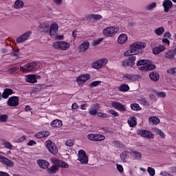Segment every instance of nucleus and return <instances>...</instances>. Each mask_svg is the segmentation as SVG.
Listing matches in <instances>:
<instances>
[{"label": "nucleus", "instance_id": "obj_1", "mask_svg": "<svg viewBox=\"0 0 176 176\" xmlns=\"http://www.w3.org/2000/svg\"><path fill=\"white\" fill-rule=\"evenodd\" d=\"M119 32V29L113 26H109L103 30V35L107 37L113 38Z\"/></svg>", "mask_w": 176, "mask_h": 176}, {"label": "nucleus", "instance_id": "obj_2", "mask_svg": "<svg viewBox=\"0 0 176 176\" xmlns=\"http://www.w3.org/2000/svg\"><path fill=\"white\" fill-rule=\"evenodd\" d=\"M36 65H38V64L36 62H32L23 66H21L20 71H21V72H32V71H36Z\"/></svg>", "mask_w": 176, "mask_h": 176}, {"label": "nucleus", "instance_id": "obj_3", "mask_svg": "<svg viewBox=\"0 0 176 176\" xmlns=\"http://www.w3.org/2000/svg\"><path fill=\"white\" fill-rule=\"evenodd\" d=\"M53 47L58 50H67L69 47V43L65 41H56L53 43Z\"/></svg>", "mask_w": 176, "mask_h": 176}, {"label": "nucleus", "instance_id": "obj_4", "mask_svg": "<svg viewBox=\"0 0 176 176\" xmlns=\"http://www.w3.org/2000/svg\"><path fill=\"white\" fill-rule=\"evenodd\" d=\"M138 135H141L143 138H146L147 140H153L155 138V135L152 132L146 129H140L138 131Z\"/></svg>", "mask_w": 176, "mask_h": 176}, {"label": "nucleus", "instance_id": "obj_5", "mask_svg": "<svg viewBox=\"0 0 176 176\" xmlns=\"http://www.w3.org/2000/svg\"><path fill=\"white\" fill-rule=\"evenodd\" d=\"M45 146L50 153H52V155H57L58 150H57V146H56V144H54V142L52 140H47L45 142Z\"/></svg>", "mask_w": 176, "mask_h": 176}, {"label": "nucleus", "instance_id": "obj_6", "mask_svg": "<svg viewBox=\"0 0 176 176\" xmlns=\"http://www.w3.org/2000/svg\"><path fill=\"white\" fill-rule=\"evenodd\" d=\"M78 160L81 164H87L89 163V157H87V155H86V151H85V150H80L78 151Z\"/></svg>", "mask_w": 176, "mask_h": 176}, {"label": "nucleus", "instance_id": "obj_7", "mask_svg": "<svg viewBox=\"0 0 176 176\" xmlns=\"http://www.w3.org/2000/svg\"><path fill=\"white\" fill-rule=\"evenodd\" d=\"M145 47H146V43L141 41L133 43L131 45V52H137V50H140L141 49H145Z\"/></svg>", "mask_w": 176, "mask_h": 176}, {"label": "nucleus", "instance_id": "obj_8", "mask_svg": "<svg viewBox=\"0 0 176 176\" xmlns=\"http://www.w3.org/2000/svg\"><path fill=\"white\" fill-rule=\"evenodd\" d=\"M90 78H91L90 74H81L76 78V80L78 85L80 86L82 85H85V83H86V82H87V80L90 79Z\"/></svg>", "mask_w": 176, "mask_h": 176}, {"label": "nucleus", "instance_id": "obj_9", "mask_svg": "<svg viewBox=\"0 0 176 176\" xmlns=\"http://www.w3.org/2000/svg\"><path fill=\"white\" fill-rule=\"evenodd\" d=\"M20 99L18 96H11L8 98L7 101V105L8 107H18L20 104Z\"/></svg>", "mask_w": 176, "mask_h": 176}, {"label": "nucleus", "instance_id": "obj_10", "mask_svg": "<svg viewBox=\"0 0 176 176\" xmlns=\"http://www.w3.org/2000/svg\"><path fill=\"white\" fill-rule=\"evenodd\" d=\"M32 32L30 31L26 32L23 34L21 35L16 39V43H23L25 41H28L30 39V36L32 35Z\"/></svg>", "mask_w": 176, "mask_h": 176}, {"label": "nucleus", "instance_id": "obj_11", "mask_svg": "<svg viewBox=\"0 0 176 176\" xmlns=\"http://www.w3.org/2000/svg\"><path fill=\"white\" fill-rule=\"evenodd\" d=\"M113 108L119 111L120 112H126L127 109L126 108V105L119 102H113L111 104Z\"/></svg>", "mask_w": 176, "mask_h": 176}, {"label": "nucleus", "instance_id": "obj_12", "mask_svg": "<svg viewBox=\"0 0 176 176\" xmlns=\"http://www.w3.org/2000/svg\"><path fill=\"white\" fill-rule=\"evenodd\" d=\"M36 163L40 168L47 170L50 166V163L45 160H37Z\"/></svg>", "mask_w": 176, "mask_h": 176}, {"label": "nucleus", "instance_id": "obj_13", "mask_svg": "<svg viewBox=\"0 0 176 176\" xmlns=\"http://www.w3.org/2000/svg\"><path fill=\"white\" fill-rule=\"evenodd\" d=\"M39 78H41V76L29 74L26 76V82H28V83H36Z\"/></svg>", "mask_w": 176, "mask_h": 176}, {"label": "nucleus", "instance_id": "obj_14", "mask_svg": "<svg viewBox=\"0 0 176 176\" xmlns=\"http://www.w3.org/2000/svg\"><path fill=\"white\" fill-rule=\"evenodd\" d=\"M162 6L164 7V12L165 13H168L170 9L173 8V1H171V0H164Z\"/></svg>", "mask_w": 176, "mask_h": 176}, {"label": "nucleus", "instance_id": "obj_15", "mask_svg": "<svg viewBox=\"0 0 176 176\" xmlns=\"http://www.w3.org/2000/svg\"><path fill=\"white\" fill-rule=\"evenodd\" d=\"M0 162L6 164V166H8V167H13V166H14L13 161L2 155H0Z\"/></svg>", "mask_w": 176, "mask_h": 176}, {"label": "nucleus", "instance_id": "obj_16", "mask_svg": "<svg viewBox=\"0 0 176 176\" xmlns=\"http://www.w3.org/2000/svg\"><path fill=\"white\" fill-rule=\"evenodd\" d=\"M156 69V65L151 64V61L148 60V63L146 65L141 66L139 67L140 71H153Z\"/></svg>", "mask_w": 176, "mask_h": 176}, {"label": "nucleus", "instance_id": "obj_17", "mask_svg": "<svg viewBox=\"0 0 176 176\" xmlns=\"http://www.w3.org/2000/svg\"><path fill=\"white\" fill-rule=\"evenodd\" d=\"M166 50V46L163 45H160L158 47H155L153 48V54H160V53Z\"/></svg>", "mask_w": 176, "mask_h": 176}, {"label": "nucleus", "instance_id": "obj_18", "mask_svg": "<svg viewBox=\"0 0 176 176\" xmlns=\"http://www.w3.org/2000/svg\"><path fill=\"white\" fill-rule=\"evenodd\" d=\"M49 135H50L49 131H43L34 134L36 138H45L46 137H49Z\"/></svg>", "mask_w": 176, "mask_h": 176}, {"label": "nucleus", "instance_id": "obj_19", "mask_svg": "<svg viewBox=\"0 0 176 176\" xmlns=\"http://www.w3.org/2000/svg\"><path fill=\"white\" fill-rule=\"evenodd\" d=\"M12 94H14V91H13V89L10 88H6L3 90V92L1 95L2 98H9V96H12Z\"/></svg>", "mask_w": 176, "mask_h": 176}, {"label": "nucleus", "instance_id": "obj_20", "mask_svg": "<svg viewBox=\"0 0 176 176\" xmlns=\"http://www.w3.org/2000/svg\"><path fill=\"white\" fill-rule=\"evenodd\" d=\"M58 31V25L57 23H52L50 28V34L51 36H54Z\"/></svg>", "mask_w": 176, "mask_h": 176}, {"label": "nucleus", "instance_id": "obj_21", "mask_svg": "<svg viewBox=\"0 0 176 176\" xmlns=\"http://www.w3.org/2000/svg\"><path fill=\"white\" fill-rule=\"evenodd\" d=\"M89 113L91 116L98 115V104H94L93 107L89 109Z\"/></svg>", "mask_w": 176, "mask_h": 176}, {"label": "nucleus", "instance_id": "obj_22", "mask_svg": "<svg viewBox=\"0 0 176 176\" xmlns=\"http://www.w3.org/2000/svg\"><path fill=\"white\" fill-rule=\"evenodd\" d=\"M58 168H60L58 164H54L51 167L47 169V172L48 173V174H56V173L58 171Z\"/></svg>", "mask_w": 176, "mask_h": 176}, {"label": "nucleus", "instance_id": "obj_23", "mask_svg": "<svg viewBox=\"0 0 176 176\" xmlns=\"http://www.w3.org/2000/svg\"><path fill=\"white\" fill-rule=\"evenodd\" d=\"M149 78L151 80H153V82H157L160 78V76L157 72H151L149 74Z\"/></svg>", "mask_w": 176, "mask_h": 176}, {"label": "nucleus", "instance_id": "obj_24", "mask_svg": "<svg viewBox=\"0 0 176 176\" xmlns=\"http://www.w3.org/2000/svg\"><path fill=\"white\" fill-rule=\"evenodd\" d=\"M129 127H135L137 126V118L135 116L130 117L127 120Z\"/></svg>", "mask_w": 176, "mask_h": 176}, {"label": "nucleus", "instance_id": "obj_25", "mask_svg": "<svg viewBox=\"0 0 176 176\" xmlns=\"http://www.w3.org/2000/svg\"><path fill=\"white\" fill-rule=\"evenodd\" d=\"M54 164H58V167H62V168H68L69 166L66 162H64L61 160L56 159L54 162Z\"/></svg>", "mask_w": 176, "mask_h": 176}, {"label": "nucleus", "instance_id": "obj_26", "mask_svg": "<svg viewBox=\"0 0 176 176\" xmlns=\"http://www.w3.org/2000/svg\"><path fill=\"white\" fill-rule=\"evenodd\" d=\"M123 78H125L126 80H132V82H134L137 79V74H125L123 75Z\"/></svg>", "mask_w": 176, "mask_h": 176}, {"label": "nucleus", "instance_id": "obj_27", "mask_svg": "<svg viewBox=\"0 0 176 176\" xmlns=\"http://www.w3.org/2000/svg\"><path fill=\"white\" fill-rule=\"evenodd\" d=\"M174 57H175V52L174 50H168L165 52V58L174 60Z\"/></svg>", "mask_w": 176, "mask_h": 176}, {"label": "nucleus", "instance_id": "obj_28", "mask_svg": "<svg viewBox=\"0 0 176 176\" xmlns=\"http://www.w3.org/2000/svg\"><path fill=\"white\" fill-rule=\"evenodd\" d=\"M118 42L120 45H123V43H126L127 42V35L125 34H120L118 38Z\"/></svg>", "mask_w": 176, "mask_h": 176}, {"label": "nucleus", "instance_id": "obj_29", "mask_svg": "<svg viewBox=\"0 0 176 176\" xmlns=\"http://www.w3.org/2000/svg\"><path fill=\"white\" fill-rule=\"evenodd\" d=\"M90 46V43L88 41L83 42L80 46H79V52H86L87 49H89V47Z\"/></svg>", "mask_w": 176, "mask_h": 176}, {"label": "nucleus", "instance_id": "obj_30", "mask_svg": "<svg viewBox=\"0 0 176 176\" xmlns=\"http://www.w3.org/2000/svg\"><path fill=\"white\" fill-rule=\"evenodd\" d=\"M52 127H56V128H60L61 126H63V121L60 120H54L52 122L50 123Z\"/></svg>", "mask_w": 176, "mask_h": 176}, {"label": "nucleus", "instance_id": "obj_31", "mask_svg": "<svg viewBox=\"0 0 176 176\" xmlns=\"http://www.w3.org/2000/svg\"><path fill=\"white\" fill-rule=\"evenodd\" d=\"M131 155L133 157V160H140V159H142V154L139 151H133Z\"/></svg>", "mask_w": 176, "mask_h": 176}, {"label": "nucleus", "instance_id": "obj_32", "mask_svg": "<svg viewBox=\"0 0 176 176\" xmlns=\"http://www.w3.org/2000/svg\"><path fill=\"white\" fill-rule=\"evenodd\" d=\"M119 91H122L123 93H126V91H129L130 90V87L127 84H122L119 88Z\"/></svg>", "mask_w": 176, "mask_h": 176}, {"label": "nucleus", "instance_id": "obj_33", "mask_svg": "<svg viewBox=\"0 0 176 176\" xmlns=\"http://www.w3.org/2000/svg\"><path fill=\"white\" fill-rule=\"evenodd\" d=\"M148 120L151 124H159L160 123V119L157 117H150Z\"/></svg>", "mask_w": 176, "mask_h": 176}, {"label": "nucleus", "instance_id": "obj_34", "mask_svg": "<svg viewBox=\"0 0 176 176\" xmlns=\"http://www.w3.org/2000/svg\"><path fill=\"white\" fill-rule=\"evenodd\" d=\"M154 32H155V35H157V36H162V35H163V34H164V28L160 27V28L155 29Z\"/></svg>", "mask_w": 176, "mask_h": 176}, {"label": "nucleus", "instance_id": "obj_35", "mask_svg": "<svg viewBox=\"0 0 176 176\" xmlns=\"http://www.w3.org/2000/svg\"><path fill=\"white\" fill-rule=\"evenodd\" d=\"M146 64H149V60L141 59L138 61L136 65L137 67H141V65H143L142 67H144L146 65Z\"/></svg>", "mask_w": 176, "mask_h": 176}, {"label": "nucleus", "instance_id": "obj_36", "mask_svg": "<svg viewBox=\"0 0 176 176\" xmlns=\"http://www.w3.org/2000/svg\"><path fill=\"white\" fill-rule=\"evenodd\" d=\"M135 60H137V57H135V56L131 55V56H129V64H131V68H133L135 65Z\"/></svg>", "mask_w": 176, "mask_h": 176}, {"label": "nucleus", "instance_id": "obj_37", "mask_svg": "<svg viewBox=\"0 0 176 176\" xmlns=\"http://www.w3.org/2000/svg\"><path fill=\"white\" fill-rule=\"evenodd\" d=\"M19 69L20 67L19 66H12L8 69V73L12 74L14 72H16V71H19Z\"/></svg>", "mask_w": 176, "mask_h": 176}, {"label": "nucleus", "instance_id": "obj_38", "mask_svg": "<svg viewBox=\"0 0 176 176\" xmlns=\"http://www.w3.org/2000/svg\"><path fill=\"white\" fill-rule=\"evenodd\" d=\"M104 140H105V135L102 134H96L95 138L96 142H101V141H104Z\"/></svg>", "mask_w": 176, "mask_h": 176}, {"label": "nucleus", "instance_id": "obj_39", "mask_svg": "<svg viewBox=\"0 0 176 176\" xmlns=\"http://www.w3.org/2000/svg\"><path fill=\"white\" fill-rule=\"evenodd\" d=\"M23 3L22 1L21 0H17L15 1L14 3V8L16 9H20L21 8H23Z\"/></svg>", "mask_w": 176, "mask_h": 176}, {"label": "nucleus", "instance_id": "obj_40", "mask_svg": "<svg viewBox=\"0 0 176 176\" xmlns=\"http://www.w3.org/2000/svg\"><path fill=\"white\" fill-rule=\"evenodd\" d=\"M131 108L133 111H141V107L137 103H133L131 104Z\"/></svg>", "mask_w": 176, "mask_h": 176}, {"label": "nucleus", "instance_id": "obj_41", "mask_svg": "<svg viewBox=\"0 0 176 176\" xmlns=\"http://www.w3.org/2000/svg\"><path fill=\"white\" fill-rule=\"evenodd\" d=\"M120 159L122 160H126L129 157V151H125L120 154Z\"/></svg>", "mask_w": 176, "mask_h": 176}, {"label": "nucleus", "instance_id": "obj_42", "mask_svg": "<svg viewBox=\"0 0 176 176\" xmlns=\"http://www.w3.org/2000/svg\"><path fill=\"white\" fill-rule=\"evenodd\" d=\"M8 119H9V116L6 114L0 115V122L2 123H5L8 122Z\"/></svg>", "mask_w": 176, "mask_h": 176}, {"label": "nucleus", "instance_id": "obj_43", "mask_svg": "<svg viewBox=\"0 0 176 176\" xmlns=\"http://www.w3.org/2000/svg\"><path fill=\"white\" fill-rule=\"evenodd\" d=\"M153 131H154V133H155V134H157L158 135H160V137H165L166 136V135L164 134V132H163V131H162V129H154Z\"/></svg>", "mask_w": 176, "mask_h": 176}, {"label": "nucleus", "instance_id": "obj_44", "mask_svg": "<svg viewBox=\"0 0 176 176\" xmlns=\"http://www.w3.org/2000/svg\"><path fill=\"white\" fill-rule=\"evenodd\" d=\"M91 19H94L96 21H98V20H101L102 19V16L100 14H92L90 16Z\"/></svg>", "mask_w": 176, "mask_h": 176}, {"label": "nucleus", "instance_id": "obj_45", "mask_svg": "<svg viewBox=\"0 0 176 176\" xmlns=\"http://www.w3.org/2000/svg\"><path fill=\"white\" fill-rule=\"evenodd\" d=\"M99 61V64H100V67H105V65H107V63H108V59L107 58H101L100 60H98Z\"/></svg>", "mask_w": 176, "mask_h": 176}, {"label": "nucleus", "instance_id": "obj_46", "mask_svg": "<svg viewBox=\"0 0 176 176\" xmlns=\"http://www.w3.org/2000/svg\"><path fill=\"white\" fill-rule=\"evenodd\" d=\"M102 82L100 80L93 81L89 84L90 87H97V86H100Z\"/></svg>", "mask_w": 176, "mask_h": 176}, {"label": "nucleus", "instance_id": "obj_47", "mask_svg": "<svg viewBox=\"0 0 176 176\" xmlns=\"http://www.w3.org/2000/svg\"><path fill=\"white\" fill-rule=\"evenodd\" d=\"M92 67L94 68L95 69H100V68H102L99 60H97L96 62H94L92 63Z\"/></svg>", "mask_w": 176, "mask_h": 176}, {"label": "nucleus", "instance_id": "obj_48", "mask_svg": "<svg viewBox=\"0 0 176 176\" xmlns=\"http://www.w3.org/2000/svg\"><path fill=\"white\" fill-rule=\"evenodd\" d=\"M156 6H157V3H156V2H153L152 3H151L150 5L147 6L146 7V10H152V9H155V8H156Z\"/></svg>", "mask_w": 176, "mask_h": 176}, {"label": "nucleus", "instance_id": "obj_49", "mask_svg": "<svg viewBox=\"0 0 176 176\" xmlns=\"http://www.w3.org/2000/svg\"><path fill=\"white\" fill-rule=\"evenodd\" d=\"M135 52V51H131V50H130V51H126V52L124 53V56L125 57H129V56L131 57V56H134V55L137 54L134 53ZM133 53H134V54H133Z\"/></svg>", "mask_w": 176, "mask_h": 176}, {"label": "nucleus", "instance_id": "obj_50", "mask_svg": "<svg viewBox=\"0 0 176 176\" xmlns=\"http://www.w3.org/2000/svg\"><path fill=\"white\" fill-rule=\"evenodd\" d=\"M96 134L90 133L87 135V138H88L89 141H96Z\"/></svg>", "mask_w": 176, "mask_h": 176}, {"label": "nucleus", "instance_id": "obj_51", "mask_svg": "<svg viewBox=\"0 0 176 176\" xmlns=\"http://www.w3.org/2000/svg\"><path fill=\"white\" fill-rule=\"evenodd\" d=\"M147 172L148 173L149 175L154 176L155 174V168L151 167H148Z\"/></svg>", "mask_w": 176, "mask_h": 176}, {"label": "nucleus", "instance_id": "obj_52", "mask_svg": "<svg viewBox=\"0 0 176 176\" xmlns=\"http://www.w3.org/2000/svg\"><path fill=\"white\" fill-rule=\"evenodd\" d=\"M41 30H43V32H47V31H49V25H46V24H41L40 25Z\"/></svg>", "mask_w": 176, "mask_h": 176}, {"label": "nucleus", "instance_id": "obj_53", "mask_svg": "<svg viewBox=\"0 0 176 176\" xmlns=\"http://www.w3.org/2000/svg\"><path fill=\"white\" fill-rule=\"evenodd\" d=\"M98 116H99V118H111V116L108 115L107 113L102 112H98Z\"/></svg>", "mask_w": 176, "mask_h": 176}, {"label": "nucleus", "instance_id": "obj_54", "mask_svg": "<svg viewBox=\"0 0 176 176\" xmlns=\"http://www.w3.org/2000/svg\"><path fill=\"white\" fill-rule=\"evenodd\" d=\"M109 113H111V115H113V116H116V118L119 116V113H118V111H115L114 109L109 110Z\"/></svg>", "mask_w": 176, "mask_h": 176}, {"label": "nucleus", "instance_id": "obj_55", "mask_svg": "<svg viewBox=\"0 0 176 176\" xmlns=\"http://www.w3.org/2000/svg\"><path fill=\"white\" fill-rule=\"evenodd\" d=\"M74 144H75V142H74L72 140H67L65 142L66 146H72Z\"/></svg>", "mask_w": 176, "mask_h": 176}, {"label": "nucleus", "instance_id": "obj_56", "mask_svg": "<svg viewBox=\"0 0 176 176\" xmlns=\"http://www.w3.org/2000/svg\"><path fill=\"white\" fill-rule=\"evenodd\" d=\"M122 67H131L130 60H123L122 63Z\"/></svg>", "mask_w": 176, "mask_h": 176}, {"label": "nucleus", "instance_id": "obj_57", "mask_svg": "<svg viewBox=\"0 0 176 176\" xmlns=\"http://www.w3.org/2000/svg\"><path fill=\"white\" fill-rule=\"evenodd\" d=\"M4 146L7 148V149H12V148H13V145H12L9 142H6L4 143Z\"/></svg>", "mask_w": 176, "mask_h": 176}, {"label": "nucleus", "instance_id": "obj_58", "mask_svg": "<svg viewBox=\"0 0 176 176\" xmlns=\"http://www.w3.org/2000/svg\"><path fill=\"white\" fill-rule=\"evenodd\" d=\"M117 170L119 171V173H120L121 174L123 173V171H124V170L123 169V166L120 165V164H117Z\"/></svg>", "mask_w": 176, "mask_h": 176}, {"label": "nucleus", "instance_id": "obj_59", "mask_svg": "<svg viewBox=\"0 0 176 176\" xmlns=\"http://www.w3.org/2000/svg\"><path fill=\"white\" fill-rule=\"evenodd\" d=\"M167 73L168 74H171L172 75H175V73H176L175 68L172 67V68L168 69Z\"/></svg>", "mask_w": 176, "mask_h": 176}, {"label": "nucleus", "instance_id": "obj_60", "mask_svg": "<svg viewBox=\"0 0 176 176\" xmlns=\"http://www.w3.org/2000/svg\"><path fill=\"white\" fill-rule=\"evenodd\" d=\"M157 96L161 98H166V92H158Z\"/></svg>", "mask_w": 176, "mask_h": 176}, {"label": "nucleus", "instance_id": "obj_61", "mask_svg": "<svg viewBox=\"0 0 176 176\" xmlns=\"http://www.w3.org/2000/svg\"><path fill=\"white\" fill-rule=\"evenodd\" d=\"M87 107H89V104H81L80 109L82 111H86V109H87Z\"/></svg>", "mask_w": 176, "mask_h": 176}, {"label": "nucleus", "instance_id": "obj_62", "mask_svg": "<svg viewBox=\"0 0 176 176\" xmlns=\"http://www.w3.org/2000/svg\"><path fill=\"white\" fill-rule=\"evenodd\" d=\"M72 109H78L79 108V105L77 104L76 102H74L72 105Z\"/></svg>", "mask_w": 176, "mask_h": 176}, {"label": "nucleus", "instance_id": "obj_63", "mask_svg": "<svg viewBox=\"0 0 176 176\" xmlns=\"http://www.w3.org/2000/svg\"><path fill=\"white\" fill-rule=\"evenodd\" d=\"M142 102L144 105H149V101L146 100V99H142Z\"/></svg>", "mask_w": 176, "mask_h": 176}, {"label": "nucleus", "instance_id": "obj_64", "mask_svg": "<svg viewBox=\"0 0 176 176\" xmlns=\"http://www.w3.org/2000/svg\"><path fill=\"white\" fill-rule=\"evenodd\" d=\"M164 36L165 38H171V33H170L169 32H166Z\"/></svg>", "mask_w": 176, "mask_h": 176}]
</instances>
